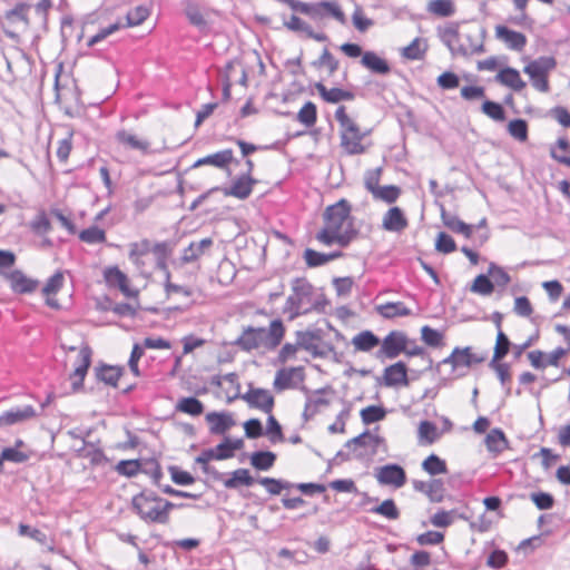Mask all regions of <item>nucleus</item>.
<instances>
[{"label": "nucleus", "instance_id": "nucleus-8", "mask_svg": "<svg viewBox=\"0 0 570 570\" xmlns=\"http://www.w3.org/2000/svg\"><path fill=\"white\" fill-rule=\"evenodd\" d=\"M484 360V355L473 353L470 346L454 347L452 353L436 365V368L449 364L451 365V373H454L460 368H469L473 364L482 363Z\"/></svg>", "mask_w": 570, "mask_h": 570}, {"label": "nucleus", "instance_id": "nucleus-15", "mask_svg": "<svg viewBox=\"0 0 570 570\" xmlns=\"http://www.w3.org/2000/svg\"><path fill=\"white\" fill-rule=\"evenodd\" d=\"M3 275L9 281L10 287L14 293L28 294L35 292L38 287V281L28 277L19 269L3 273Z\"/></svg>", "mask_w": 570, "mask_h": 570}, {"label": "nucleus", "instance_id": "nucleus-21", "mask_svg": "<svg viewBox=\"0 0 570 570\" xmlns=\"http://www.w3.org/2000/svg\"><path fill=\"white\" fill-rule=\"evenodd\" d=\"M116 139L119 144L125 146L126 148L139 150L142 154H148L150 148V142L146 139L138 137L137 135L127 131L120 130L116 134Z\"/></svg>", "mask_w": 570, "mask_h": 570}, {"label": "nucleus", "instance_id": "nucleus-37", "mask_svg": "<svg viewBox=\"0 0 570 570\" xmlns=\"http://www.w3.org/2000/svg\"><path fill=\"white\" fill-rule=\"evenodd\" d=\"M176 411L198 416L204 412V404L194 396L181 397L176 404Z\"/></svg>", "mask_w": 570, "mask_h": 570}, {"label": "nucleus", "instance_id": "nucleus-36", "mask_svg": "<svg viewBox=\"0 0 570 570\" xmlns=\"http://www.w3.org/2000/svg\"><path fill=\"white\" fill-rule=\"evenodd\" d=\"M254 482L255 480L247 469H237L229 479L224 481V487L226 489H237L239 485L252 487Z\"/></svg>", "mask_w": 570, "mask_h": 570}, {"label": "nucleus", "instance_id": "nucleus-51", "mask_svg": "<svg viewBox=\"0 0 570 570\" xmlns=\"http://www.w3.org/2000/svg\"><path fill=\"white\" fill-rule=\"evenodd\" d=\"M385 414L382 406L370 405L361 411V419L364 424H371L383 420Z\"/></svg>", "mask_w": 570, "mask_h": 570}, {"label": "nucleus", "instance_id": "nucleus-42", "mask_svg": "<svg viewBox=\"0 0 570 570\" xmlns=\"http://www.w3.org/2000/svg\"><path fill=\"white\" fill-rule=\"evenodd\" d=\"M422 469L430 475L444 474L448 472L446 463L436 454L429 455L422 462Z\"/></svg>", "mask_w": 570, "mask_h": 570}, {"label": "nucleus", "instance_id": "nucleus-5", "mask_svg": "<svg viewBox=\"0 0 570 570\" xmlns=\"http://www.w3.org/2000/svg\"><path fill=\"white\" fill-rule=\"evenodd\" d=\"M335 119L341 127V145L350 155H357L364 151L361 141L364 138L357 124L351 119L346 112L345 107L340 106L335 111Z\"/></svg>", "mask_w": 570, "mask_h": 570}, {"label": "nucleus", "instance_id": "nucleus-38", "mask_svg": "<svg viewBox=\"0 0 570 570\" xmlns=\"http://www.w3.org/2000/svg\"><path fill=\"white\" fill-rule=\"evenodd\" d=\"M428 11L436 17L446 18L455 13L452 0H431L428 3Z\"/></svg>", "mask_w": 570, "mask_h": 570}, {"label": "nucleus", "instance_id": "nucleus-28", "mask_svg": "<svg viewBox=\"0 0 570 570\" xmlns=\"http://www.w3.org/2000/svg\"><path fill=\"white\" fill-rule=\"evenodd\" d=\"M233 150L232 149H224L220 151H217L215 154L208 155L204 158L198 159L194 167H199L204 165H212L217 168H225L229 163L233 160Z\"/></svg>", "mask_w": 570, "mask_h": 570}, {"label": "nucleus", "instance_id": "nucleus-16", "mask_svg": "<svg viewBox=\"0 0 570 570\" xmlns=\"http://www.w3.org/2000/svg\"><path fill=\"white\" fill-rule=\"evenodd\" d=\"M382 227L387 232L400 233L407 227V219L400 207H391L383 216Z\"/></svg>", "mask_w": 570, "mask_h": 570}, {"label": "nucleus", "instance_id": "nucleus-58", "mask_svg": "<svg viewBox=\"0 0 570 570\" xmlns=\"http://www.w3.org/2000/svg\"><path fill=\"white\" fill-rule=\"evenodd\" d=\"M115 470L120 474L128 478L137 475L140 470V462L138 460H121L115 466Z\"/></svg>", "mask_w": 570, "mask_h": 570}, {"label": "nucleus", "instance_id": "nucleus-45", "mask_svg": "<svg viewBox=\"0 0 570 570\" xmlns=\"http://www.w3.org/2000/svg\"><path fill=\"white\" fill-rule=\"evenodd\" d=\"M258 483L264 485L266 488L267 492L272 495H277L283 490H287V489H291L294 487V484H292L288 481L273 479V478H268V476L261 478L258 480Z\"/></svg>", "mask_w": 570, "mask_h": 570}, {"label": "nucleus", "instance_id": "nucleus-59", "mask_svg": "<svg viewBox=\"0 0 570 570\" xmlns=\"http://www.w3.org/2000/svg\"><path fill=\"white\" fill-rule=\"evenodd\" d=\"M328 404V400L321 395L309 396L305 403L304 416H313L320 411L322 406H327Z\"/></svg>", "mask_w": 570, "mask_h": 570}, {"label": "nucleus", "instance_id": "nucleus-2", "mask_svg": "<svg viewBox=\"0 0 570 570\" xmlns=\"http://www.w3.org/2000/svg\"><path fill=\"white\" fill-rule=\"evenodd\" d=\"M184 503H173L153 491H141L131 500L132 511L146 523L167 524L170 510L185 508Z\"/></svg>", "mask_w": 570, "mask_h": 570}, {"label": "nucleus", "instance_id": "nucleus-56", "mask_svg": "<svg viewBox=\"0 0 570 570\" xmlns=\"http://www.w3.org/2000/svg\"><path fill=\"white\" fill-rule=\"evenodd\" d=\"M445 488L444 483L440 479H431L429 480V487L426 497L432 502H441L444 499Z\"/></svg>", "mask_w": 570, "mask_h": 570}, {"label": "nucleus", "instance_id": "nucleus-61", "mask_svg": "<svg viewBox=\"0 0 570 570\" xmlns=\"http://www.w3.org/2000/svg\"><path fill=\"white\" fill-rule=\"evenodd\" d=\"M419 438L428 444H432L438 439L436 426L430 421H422L419 425Z\"/></svg>", "mask_w": 570, "mask_h": 570}, {"label": "nucleus", "instance_id": "nucleus-44", "mask_svg": "<svg viewBox=\"0 0 570 570\" xmlns=\"http://www.w3.org/2000/svg\"><path fill=\"white\" fill-rule=\"evenodd\" d=\"M370 512L380 514L389 520H396L400 517V511L392 499L384 500L380 505L372 508Z\"/></svg>", "mask_w": 570, "mask_h": 570}, {"label": "nucleus", "instance_id": "nucleus-52", "mask_svg": "<svg viewBox=\"0 0 570 570\" xmlns=\"http://www.w3.org/2000/svg\"><path fill=\"white\" fill-rule=\"evenodd\" d=\"M229 459V454L227 453H216V450L208 449L204 450L196 459V463L203 465V470L205 473H209L208 462L210 460H226Z\"/></svg>", "mask_w": 570, "mask_h": 570}, {"label": "nucleus", "instance_id": "nucleus-11", "mask_svg": "<svg viewBox=\"0 0 570 570\" xmlns=\"http://www.w3.org/2000/svg\"><path fill=\"white\" fill-rule=\"evenodd\" d=\"M91 355L92 351L88 345H82L80 347L75 364V370L70 374L71 387L73 392L78 391L83 384V380L91 364Z\"/></svg>", "mask_w": 570, "mask_h": 570}, {"label": "nucleus", "instance_id": "nucleus-25", "mask_svg": "<svg viewBox=\"0 0 570 570\" xmlns=\"http://www.w3.org/2000/svg\"><path fill=\"white\" fill-rule=\"evenodd\" d=\"M206 420L210 424L209 430L213 434H223L235 424L229 413L210 412L206 415Z\"/></svg>", "mask_w": 570, "mask_h": 570}, {"label": "nucleus", "instance_id": "nucleus-29", "mask_svg": "<svg viewBox=\"0 0 570 570\" xmlns=\"http://www.w3.org/2000/svg\"><path fill=\"white\" fill-rule=\"evenodd\" d=\"M441 218L443 224L454 233L462 234L464 237L470 238L472 235V226L462 222L455 215H452L444 209L441 212Z\"/></svg>", "mask_w": 570, "mask_h": 570}, {"label": "nucleus", "instance_id": "nucleus-3", "mask_svg": "<svg viewBox=\"0 0 570 570\" xmlns=\"http://www.w3.org/2000/svg\"><path fill=\"white\" fill-rule=\"evenodd\" d=\"M284 335L285 327L283 322L281 320H274L271 322L268 328L253 326L244 328L240 336L235 341V344L246 352L262 347L273 351L281 344Z\"/></svg>", "mask_w": 570, "mask_h": 570}, {"label": "nucleus", "instance_id": "nucleus-54", "mask_svg": "<svg viewBox=\"0 0 570 570\" xmlns=\"http://www.w3.org/2000/svg\"><path fill=\"white\" fill-rule=\"evenodd\" d=\"M510 344L508 336L500 330L497 336L492 363L502 360L509 353Z\"/></svg>", "mask_w": 570, "mask_h": 570}, {"label": "nucleus", "instance_id": "nucleus-64", "mask_svg": "<svg viewBox=\"0 0 570 570\" xmlns=\"http://www.w3.org/2000/svg\"><path fill=\"white\" fill-rule=\"evenodd\" d=\"M303 257L308 267H318L328 263L326 254L318 253L311 248L304 250Z\"/></svg>", "mask_w": 570, "mask_h": 570}, {"label": "nucleus", "instance_id": "nucleus-30", "mask_svg": "<svg viewBox=\"0 0 570 570\" xmlns=\"http://www.w3.org/2000/svg\"><path fill=\"white\" fill-rule=\"evenodd\" d=\"M124 373V367L121 366H112V365H101L96 367V376L99 381L106 383L107 385L117 386V383L120 376Z\"/></svg>", "mask_w": 570, "mask_h": 570}, {"label": "nucleus", "instance_id": "nucleus-10", "mask_svg": "<svg viewBox=\"0 0 570 570\" xmlns=\"http://www.w3.org/2000/svg\"><path fill=\"white\" fill-rule=\"evenodd\" d=\"M306 16L315 21H321L326 17H332L340 23L344 24L346 18L341 7L334 1H321L308 4Z\"/></svg>", "mask_w": 570, "mask_h": 570}, {"label": "nucleus", "instance_id": "nucleus-49", "mask_svg": "<svg viewBox=\"0 0 570 570\" xmlns=\"http://www.w3.org/2000/svg\"><path fill=\"white\" fill-rule=\"evenodd\" d=\"M148 9L144 6H138L127 13L124 28L139 26L148 18Z\"/></svg>", "mask_w": 570, "mask_h": 570}, {"label": "nucleus", "instance_id": "nucleus-32", "mask_svg": "<svg viewBox=\"0 0 570 570\" xmlns=\"http://www.w3.org/2000/svg\"><path fill=\"white\" fill-rule=\"evenodd\" d=\"M352 344L357 351L370 352L380 344V338L371 331H363L353 337Z\"/></svg>", "mask_w": 570, "mask_h": 570}, {"label": "nucleus", "instance_id": "nucleus-40", "mask_svg": "<svg viewBox=\"0 0 570 570\" xmlns=\"http://www.w3.org/2000/svg\"><path fill=\"white\" fill-rule=\"evenodd\" d=\"M151 252V243L148 239L131 243L129 245V259L137 266L142 264L141 257Z\"/></svg>", "mask_w": 570, "mask_h": 570}, {"label": "nucleus", "instance_id": "nucleus-31", "mask_svg": "<svg viewBox=\"0 0 570 570\" xmlns=\"http://www.w3.org/2000/svg\"><path fill=\"white\" fill-rule=\"evenodd\" d=\"M104 275L109 286L118 287L124 294L128 295V278L118 267L107 268Z\"/></svg>", "mask_w": 570, "mask_h": 570}, {"label": "nucleus", "instance_id": "nucleus-18", "mask_svg": "<svg viewBox=\"0 0 570 570\" xmlns=\"http://www.w3.org/2000/svg\"><path fill=\"white\" fill-rule=\"evenodd\" d=\"M256 180L249 175H242L232 184L230 187L224 189L225 196H233L238 199H246L253 190Z\"/></svg>", "mask_w": 570, "mask_h": 570}, {"label": "nucleus", "instance_id": "nucleus-19", "mask_svg": "<svg viewBox=\"0 0 570 570\" xmlns=\"http://www.w3.org/2000/svg\"><path fill=\"white\" fill-rule=\"evenodd\" d=\"M495 81L502 86L511 88L517 92L523 90L527 86V83L522 80L519 71L511 67L501 69L495 76Z\"/></svg>", "mask_w": 570, "mask_h": 570}, {"label": "nucleus", "instance_id": "nucleus-4", "mask_svg": "<svg viewBox=\"0 0 570 570\" xmlns=\"http://www.w3.org/2000/svg\"><path fill=\"white\" fill-rule=\"evenodd\" d=\"M292 293L286 299L284 313L289 320L307 314L314 308L313 286L306 278L297 277L291 283Z\"/></svg>", "mask_w": 570, "mask_h": 570}, {"label": "nucleus", "instance_id": "nucleus-27", "mask_svg": "<svg viewBox=\"0 0 570 570\" xmlns=\"http://www.w3.org/2000/svg\"><path fill=\"white\" fill-rule=\"evenodd\" d=\"M213 245L212 238H203L199 242H193L186 247L181 255V262L185 264L193 263L197 261L200 256L205 254L207 249H209Z\"/></svg>", "mask_w": 570, "mask_h": 570}, {"label": "nucleus", "instance_id": "nucleus-14", "mask_svg": "<svg viewBox=\"0 0 570 570\" xmlns=\"http://www.w3.org/2000/svg\"><path fill=\"white\" fill-rule=\"evenodd\" d=\"M376 479L381 484L401 488L406 482V474L402 466L397 464H386L379 469Z\"/></svg>", "mask_w": 570, "mask_h": 570}, {"label": "nucleus", "instance_id": "nucleus-57", "mask_svg": "<svg viewBox=\"0 0 570 570\" xmlns=\"http://www.w3.org/2000/svg\"><path fill=\"white\" fill-rule=\"evenodd\" d=\"M508 131L513 138H515L520 141L527 140V138H528L527 121L523 119L511 120L508 125Z\"/></svg>", "mask_w": 570, "mask_h": 570}, {"label": "nucleus", "instance_id": "nucleus-1", "mask_svg": "<svg viewBox=\"0 0 570 570\" xmlns=\"http://www.w3.org/2000/svg\"><path fill=\"white\" fill-rule=\"evenodd\" d=\"M324 222V228L316 234V239L324 245L337 243L345 247L356 235L351 217V206L345 199L326 208Z\"/></svg>", "mask_w": 570, "mask_h": 570}, {"label": "nucleus", "instance_id": "nucleus-13", "mask_svg": "<svg viewBox=\"0 0 570 570\" xmlns=\"http://www.w3.org/2000/svg\"><path fill=\"white\" fill-rule=\"evenodd\" d=\"M240 397L249 407L258 409L267 414L273 411L274 396L268 390L250 386L249 390Z\"/></svg>", "mask_w": 570, "mask_h": 570}, {"label": "nucleus", "instance_id": "nucleus-34", "mask_svg": "<svg viewBox=\"0 0 570 570\" xmlns=\"http://www.w3.org/2000/svg\"><path fill=\"white\" fill-rule=\"evenodd\" d=\"M377 312L384 318H394L397 316H409L411 311L402 302H389L377 306Z\"/></svg>", "mask_w": 570, "mask_h": 570}, {"label": "nucleus", "instance_id": "nucleus-60", "mask_svg": "<svg viewBox=\"0 0 570 570\" xmlns=\"http://www.w3.org/2000/svg\"><path fill=\"white\" fill-rule=\"evenodd\" d=\"M494 289L493 282L488 276L481 274L475 277L471 291L481 295H490Z\"/></svg>", "mask_w": 570, "mask_h": 570}, {"label": "nucleus", "instance_id": "nucleus-12", "mask_svg": "<svg viewBox=\"0 0 570 570\" xmlns=\"http://www.w3.org/2000/svg\"><path fill=\"white\" fill-rule=\"evenodd\" d=\"M304 379L305 374L302 366L285 367L276 372L273 385L277 391L295 389L303 383Z\"/></svg>", "mask_w": 570, "mask_h": 570}, {"label": "nucleus", "instance_id": "nucleus-53", "mask_svg": "<svg viewBox=\"0 0 570 570\" xmlns=\"http://www.w3.org/2000/svg\"><path fill=\"white\" fill-rule=\"evenodd\" d=\"M422 341L432 347H438L443 344V334L428 325L421 328Z\"/></svg>", "mask_w": 570, "mask_h": 570}, {"label": "nucleus", "instance_id": "nucleus-6", "mask_svg": "<svg viewBox=\"0 0 570 570\" xmlns=\"http://www.w3.org/2000/svg\"><path fill=\"white\" fill-rule=\"evenodd\" d=\"M556 66L557 61L553 57L543 56L529 62L523 68V72L530 77L534 89L540 92H548L550 89L548 76Z\"/></svg>", "mask_w": 570, "mask_h": 570}, {"label": "nucleus", "instance_id": "nucleus-48", "mask_svg": "<svg viewBox=\"0 0 570 570\" xmlns=\"http://www.w3.org/2000/svg\"><path fill=\"white\" fill-rule=\"evenodd\" d=\"M425 50V43L420 38H415L409 46L403 48L402 55L407 59L419 60L423 58Z\"/></svg>", "mask_w": 570, "mask_h": 570}, {"label": "nucleus", "instance_id": "nucleus-22", "mask_svg": "<svg viewBox=\"0 0 570 570\" xmlns=\"http://www.w3.org/2000/svg\"><path fill=\"white\" fill-rule=\"evenodd\" d=\"M284 26L291 31L304 32L308 38L318 42H324L328 39L327 36L323 32H314L307 22L294 14L289 18V20L284 22Z\"/></svg>", "mask_w": 570, "mask_h": 570}, {"label": "nucleus", "instance_id": "nucleus-23", "mask_svg": "<svg viewBox=\"0 0 570 570\" xmlns=\"http://www.w3.org/2000/svg\"><path fill=\"white\" fill-rule=\"evenodd\" d=\"M384 382L386 386L407 385V371L403 362L390 365L384 371Z\"/></svg>", "mask_w": 570, "mask_h": 570}, {"label": "nucleus", "instance_id": "nucleus-46", "mask_svg": "<svg viewBox=\"0 0 570 570\" xmlns=\"http://www.w3.org/2000/svg\"><path fill=\"white\" fill-rule=\"evenodd\" d=\"M79 238L81 242L87 244H101L106 240V233L104 229L91 226L80 232Z\"/></svg>", "mask_w": 570, "mask_h": 570}, {"label": "nucleus", "instance_id": "nucleus-50", "mask_svg": "<svg viewBox=\"0 0 570 570\" xmlns=\"http://www.w3.org/2000/svg\"><path fill=\"white\" fill-rule=\"evenodd\" d=\"M316 106L308 101L298 111L297 120L306 127H312L316 122Z\"/></svg>", "mask_w": 570, "mask_h": 570}, {"label": "nucleus", "instance_id": "nucleus-62", "mask_svg": "<svg viewBox=\"0 0 570 570\" xmlns=\"http://www.w3.org/2000/svg\"><path fill=\"white\" fill-rule=\"evenodd\" d=\"M266 435L269 438L271 442H282L284 440V435L282 432V426L278 423V421L269 413V416L267 419V426H266Z\"/></svg>", "mask_w": 570, "mask_h": 570}, {"label": "nucleus", "instance_id": "nucleus-17", "mask_svg": "<svg viewBox=\"0 0 570 570\" xmlns=\"http://www.w3.org/2000/svg\"><path fill=\"white\" fill-rule=\"evenodd\" d=\"M495 36L510 49L515 51H521L527 45V37L523 33L510 30L504 26H498L495 28Z\"/></svg>", "mask_w": 570, "mask_h": 570}, {"label": "nucleus", "instance_id": "nucleus-47", "mask_svg": "<svg viewBox=\"0 0 570 570\" xmlns=\"http://www.w3.org/2000/svg\"><path fill=\"white\" fill-rule=\"evenodd\" d=\"M315 68H327L328 75L332 76L337 71L340 62L338 60L325 48L320 58L313 62Z\"/></svg>", "mask_w": 570, "mask_h": 570}, {"label": "nucleus", "instance_id": "nucleus-7", "mask_svg": "<svg viewBox=\"0 0 570 570\" xmlns=\"http://www.w3.org/2000/svg\"><path fill=\"white\" fill-rule=\"evenodd\" d=\"M442 41L449 47L452 53L468 57L474 53L483 52L482 43H470L469 46L459 43L460 33L459 24L450 22L444 28L439 30Z\"/></svg>", "mask_w": 570, "mask_h": 570}, {"label": "nucleus", "instance_id": "nucleus-26", "mask_svg": "<svg viewBox=\"0 0 570 570\" xmlns=\"http://www.w3.org/2000/svg\"><path fill=\"white\" fill-rule=\"evenodd\" d=\"M361 63L377 75H387L391 71L389 62L373 51H365L362 55Z\"/></svg>", "mask_w": 570, "mask_h": 570}, {"label": "nucleus", "instance_id": "nucleus-24", "mask_svg": "<svg viewBox=\"0 0 570 570\" xmlns=\"http://www.w3.org/2000/svg\"><path fill=\"white\" fill-rule=\"evenodd\" d=\"M315 88L320 96L330 104H337L340 101H350L354 99V94L348 90H344L341 88H331L328 89L325 85L322 82H317L315 85Z\"/></svg>", "mask_w": 570, "mask_h": 570}, {"label": "nucleus", "instance_id": "nucleus-35", "mask_svg": "<svg viewBox=\"0 0 570 570\" xmlns=\"http://www.w3.org/2000/svg\"><path fill=\"white\" fill-rule=\"evenodd\" d=\"M382 441H383L382 438H380L379 435H374L366 431V432H363L362 434L348 440L345 443V448L352 449V448H356V446H368L373 451H376L377 446L380 445V443Z\"/></svg>", "mask_w": 570, "mask_h": 570}, {"label": "nucleus", "instance_id": "nucleus-43", "mask_svg": "<svg viewBox=\"0 0 570 570\" xmlns=\"http://www.w3.org/2000/svg\"><path fill=\"white\" fill-rule=\"evenodd\" d=\"M296 345L297 347H302L307 352H311L313 355H323L324 351H318V344L314 343L315 335L312 332H296Z\"/></svg>", "mask_w": 570, "mask_h": 570}, {"label": "nucleus", "instance_id": "nucleus-55", "mask_svg": "<svg viewBox=\"0 0 570 570\" xmlns=\"http://www.w3.org/2000/svg\"><path fill=\"white\" fill-rule=\"evenodd\" d=\"M482 112L495 121H503L505 119V112L503 107L494 101L485 100L482 104Z\"/></svg>", "mask_w": 570, "mask_h": 570}, {"label": "nucleus", "instance_id": "nucleus-41", "mask_svg": "<svg viewBox=\"0 0 570 570\" xmlns=\"http://www.w3.org/2000/svg\"><path fill=\"white\" fill-rule=\"evenodd\" d=\"M401 195L400 187L395 185L380 186L373 194L375 200H381L386 204H393Z\"/></svg>", "mask_w": 570, "mask_h": 570}, {"label": "nucleus", "instance_id": "nucleus-39", "mask_svg": "<svg viewBox=\"0 0 570 570\" xmlns=\"http://www.w3.org/2000/svg\"><path fill=\"white\" fill-rule=\"evenodd\" d=\"M276 460L275 453L271 451H256L250 455V464L261 471L269 470Z\"/></svg>", "mask_w": 570, "mask_h": 570}, {"label": "nucleus", "instance_id": "nucleus-33", "mask_svg": "<svg viewBox=\"0 0 570 570\" xmlns=\"http://www.w3.org/2000/svg\"><path fill=\"white\" fill-rule=\"evenodd\" d=\"M485 445L490 452L499 454L508 448V440L500 429H493L485 438Z\"/></svg>", "mask_w": 570, "mask_h": 570}, {"label": "nucleus", "instance_id": "nucleus-20", "mask_svg": "<svg viewBox=\"0 0 570 570\" xmlns=\"http://www.w3.org/2000/svg\"><path fill=\"white\" fill-rule=\"evenodd\" d=\"M36 415V411L32 405H26L23 407L11 409L0 415V426H8L19 422L29 420Z\"/></svg>", "mask_w": 570, "mask_h": 570}, {"label": "nucleus", "instance_id": "nucleus-63", "mask_svg": "<svg viewBox=\"0 0 570 570\" xmlns=\"http://www.w3.org/2000/svg\"><path fill=\"white\" fill-rule=\"evenodd\" d=\"M435 248L440 253L450 254L456 249V245L450 235L442 232L436 237Z\"/></svg>", "mask_w": 570, "mask_h": 570}, {"label": "nucleus", "instance_id": "nucleus-9", "mask_svg": "<svg viewBox=\"0 0 570 570\" xmlns=\"http://www.w3.org/2000/svg\"><path fill=\"white\" fill-rule=\"evenodd\" d=\"M407 343H410V340L403 332L392 331L382 341L377 357L383 355L393 360L407 348Z\"/></svg>", "mask_w": 570, "mask_h": 570}]
</instances>
